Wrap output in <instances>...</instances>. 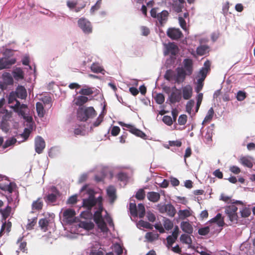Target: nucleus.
<instances>
[{
	"label": "nucleus",
	"mask_w": 255,
	"mask_h": 255,
	"mask_svg": "<svg viewBox=\"0 0 255 255\" xmlns=\"http://www.w3.org/2000/svg\"><path fill=\"white\" fill-rule=\"evenodd\" d=\"M129 210L130 214L133 217H137L138 216L137 209L136 205L134 203H130L129 204Z\"/></svg>",
	"instance_id": "nucleus-40"
},
{
	"label": "nucleus",
	"mask_w": 255,
	"mask_h": 255,
	"mask_svg": "<svg viewBox=\"0 0 255 255\" xmlns=\"http://www.w3.org/2000/svg\"><path fill=\"white\" fill-rule=\"evenodd\" d=\"M45 143L44 139L41 137H37L35 140V151L38 154L42 153L43 150L45 148Z\"/></svg>",
	"instance_id": "nucleus-13"
},
{
	"label": "nucleus",
	"mask_w": 255,
	"mask_h": 255,
	"mask_svg": "<svg viewBox=\"0 0 255 255\" xmlns=\"http://www.w3.org/2000/svg\"><path fill=\"white\" fill-rule=\"evenodd\" d=\"M159 211L161 213H167L170 217H174L175 210L174 206L170 204L159 205L158 206Z\"/></svg>",
	"instance_id": "nucleus-7"
},
{
	"label": "nucleus",
	"mask_w": 255,
	"mask_h": 255,
	"mask_svg": "<svg viewBox=\"0 0 255 255\" xmlns=\"http://www.w3.org/2000/svg\"><path fill=\"white\" fill-rule=\"evenodd\" d=\"M241 214L243 218L248 217L251 214V210L248 208L245 207L241 211Z\"/></svg>",
	"instance_id": "nucleus-57"
},
{
	"label": "nucleus",
	"mask_w": 255,
	"mask_h": 255,
	"mask_svg": "<svg viewBox=\"0 0 255 255\" xmlns=\"http://www.w3.org/2000/svg\"><path fill=\"white\" fill-rule=\"evenodd\" d=\"M118 180L121 181H127L128 179V175L124 172H120L118 174Z\"/></svg>",
	"instance_id": "nucleus-62"
},
{
	"label": "nucleus",
	"mask_w": 255,
	"mask_h": 255,
	"mask_svg": "<svg viewBox=\"0 0 255 255\" xmlns=\"http://www.w3.org/2000/svg\"><path fill=\"white\" fill-rule=\"evenodd\" d=\"M91 70L92 72L96 73H102L104 71L103 68L101 67L99 64L94 63L91 66Z\"/></svg>",
	"instance_id": "nucleus-38"
},
{
	"label": "nucleus",
	"mask_w": 255,
	"mask_h": 255,
	"mask_svg": "<svg viewBox=\"0 0 255 255\" xmlns=\"http://www.w3.org/2000/svg\"><path fill=\"white\" fill-rule=\"evenodd\" d=\"M13 76L14 78H19L20 79H23L24 77L23 72L20 68H17L15 71L13 72Z\"/></svg>",
	"instance_id": "nucleus-52"
},
{
	"label": "nucleus",
	"mask_w": 255,
	"mask_h": 255,
	"mask_svg": "<svg viewBox=\"0 0 255 255\" xmlns=\"http://www.w3.org/2000/svg\"><path fill=\"white\" fill-rule=\"evenodd\" d=\"M192 210L190 208L185 210H180L178 212V218L183 220L192 215Z\"/></svg>",
	"instance_id": "nucleus-20"
},
{
	"label": "nucleus",
	"mask_w": 255,
	"mask_h": 255,
	"mask_svg": "<svg viewBox=\"0 0 255 255\" xmlns=\"http://www.w3.org/2000/svg\"><path fill=\"white\" fill-rule=\"evenodd\" d=\"M104 115L103 114H100V115L98 116L97 119H96V121L94 122L92 126L93 127H98L101 123L104 120Z\"/></svg>",
	"instance_id": "nucleus-51"
},
{
	"label": "nucleus",
	"mask_w": 255,
	"mask_h": 255,
	"mask_svg": "<svg viewBox=\"0 0 255 255\" xmlns=\"http://www.w3.org/2000/svg\"><path fill=\"white\" fill-rule=\"evenodd\" d=\"M168 12L166 10H163L158 12L157 15L154 17L156 23H158L161 26H163L168 20Z\"/></svg>",
	"instance_id": "nucleus-9"
},
{
	"label": "nucleus",
	"mask_w": 255,
	"mask_h": 255,
	"mask_svg": "<svg viewBox=\"0 0 255 255\" xmlns=\"http://www.w3.org/2000/svg\"><path fill=\"white\" fill-rule=\"evenodd\" d=\"M183 98L185 100L189 99L192 95V88L189 85L182 88Z\"/></svg>",
	"instance_id": "nucleus-18"
},
{
	"label": "nucleus",
	"mask_w": 255,
	"mask_h": 255,
	"mask_svg": "<svg viewBox=\"0 0 255 255\" xmlns=\"http://www.w3.org/2000/svg\"><path fill=\"white\" fill-rule=\"evenodd\" d=\"M187 116L185 114L181 115L178 119V124L180 126H184L187 121Z\"/></svg>",
	"instance_id": "nucleus-44"
},
{
	"label": "nucleus",
	"mask_w": 255,
	"mask_h": 255,
	"mask_svg": "<svg viewBox=\"0 0 255 255\" xmlns=\"http://www.w3.org/2000/svg\"><path fill=\"white\" fill-rule=\"evenodd\" d=\"M93 89V88L88 87L83 88L80 90L79 93L83 96H90L94 93Z\"/></svg>",
	"instance_id": "nucleus-32"
},
{
	"label": "nucleus",
	"mask_w": 255,
	"mask_h": 255,
	"mask_svg": "<svg viewBox=\"0 0 255 255\" xmlns=\"http://www.w3.org/2000/svg\"><path fill=\"white\" fill-rule=\"evenodd\" d=\"M96 115L97 112L93 107L82 106L77 110V119L81 122H86L89 119H93Z\"/></svg>",
	"instance_id": "nucleus-1"
},
{
	"label": "nucleus",
	"mask_w": 255,
	"mask_h": 255,
	"mask_svg": "<svg viewBox=\"0 0 255 255\" xmlns=\"http://www.w3.org/2000/svg\"><path fill=\"white\" fill-rule=\"evenodd\" d=\"M163 90L168 95L169 102L171 103H175V86L172 88L168 86H164L163 88Z\"/></svg>",
	"instance_id": "nucleus-11"
},
{
	"label": "nucleus",
	"mask_w": 255,
	"mask_h": 255,
	"mask_svg": "<svg viewBox=\"0 0 255 255\" xmlns=\"http://www.w3.org/2000/svg\"><path fill=\"white\" fill-rule=\"evenodd\" d=\"M208 73V72L201 68L198 74V77H199V79L205 80Z\"/></svg>",
	"instance_id": "nucleus-60"
},
{
	"label": "nucleus",
	"mask_w": 255,
	"mask_h": 255,
	"mask_svg": "<svg viewBox=\"0 0 255 255\" xmlns=\"http://www.w3.org/2000/svg\"><path fill=\"white\" fill-rule=\"evenodd\" d=\"M16 142V139L15 138H10L5 141L4 144L2 146L3 149L14 144Z\"/></svg>",
	"instance_id": "nucleus-46"
},
{
	"label": "nucleus",
	"mask_w": 255,
	"mask_h": 255,
	"mask_svg": "<svg viewBox=\"0 0 255 255\" xmlns=\"http://www.w3.org/2000/svg\"><path fill=\"white\" fill-rule=\"evenodd\" d=\"M79 27L82 29L85 33H90L92 31V27L91 23L85 18H81L78 21Z\"/></svg>",
	"instance_id": "nucleus-6"
},
{
	"label": "nucleus",
	"mask_w": 255,
	"mask_h": 255,
	"mask_svg": "<svg viewBox=\"0 0 255 255\" xmlns=\"http://www.w3.org/2000/svg\"><path fill=\"white\" fill-rule=\"evenodd\" d=\"M11 226L12 224L10 221H8V222L6 223V220H4V222L3 223L1 228L0 235L1 236L2 233L5 229H6V231L7 233H9L10 231Z\"/></svg>",
	"instance_id": "nucleus-35"
},
{
	"label": "nucleus",
	"mask_w": 255,
	"mask_h": 255,
	"mask_svg": "<svg viewBox=\"0 0 255 255\" xmlns=\"http://www.w3.org/2000/svg\"><path fill=\"white\" fill-rule=\"evenodd\" d=\"M236 98L238 101H242L246 98V93L245 92L239 91L237 93Z\"/></svg>",
	"instance_id": "nucleus-59"
},
{
	"label": "nucleus",
	"mask_w": 255,
	"mask_h": 255,
	"mask_svg": "<svg viewBox=\"0 0 255 255\" xmlns=\"http://www.w3.org/2000/svg\"><path fill=\"white\" fill-rule=\"evenodd\" d=\"M145 192L143 189H139L135 195V198L139 200H143L145 198Z\"/></svg>",
	"instance_id": "nucleus-48"
},
{
	"label": "nucleus",
	"mask_w": 255,
	"mask_h": 255,
	"mask_svg": "<svg viewBox=\"0 0 255 255\" xmlns=\"http://www.w3.org/2000/svg\"><path fill=\"white\" fill-rule=\"evenodd\" d=\"M43 206V202L41 198H38L35 201H34L31 205V208L33 210L40 211L42 209Z\"/></svg>",
	"instance_id": "nucleus-24"
},
{
	"label": "nucleus",
	"mask_w": 255,
	"mask_h": 255,
	"mask_svg": "<svg viewBox=\"0 0 255 255\" xmlns=\"http://www.w3.org/2000/svg\"><path fill=\"white\" fill-rule=\"evenodd\" d=\"M118 123L120 126L127 128L129 132L136 136L139 137L143 139H147L146 134L141 130L136 128L134 126L130 124H125L123 122H119Z\"/></svg>",
	"instance_id": "nucleus-4"
},
{
	"label": "nucleus",
	"mask_w": 255,
	"mask_h": 255,
	"mask_svg": "<svg viewBox=\"0 0 255 255\" xmlns=\"http://www.w3.org/2000/svg\"><path fill=\"white\" fill-rule=\"evenodd\" d=\"M158 234L156 233H153L152 232H148L146 234L145 237L146 239L152 242L156 239H157L158 238Z\"/></svg>",
	"instance_id": "nucleus-45"
},
{
	"label": "nucleus",
	"mask_w": 255,
	"mask_h": 255,
	"mask_svg": "<svg viewBox=\"0 0 255 255\" xmlns=\"http://www.w3.org/2000/svg\"><path fill=\"white\" fill-rule=\"evenodd\" d=\"M101 3H102V0H97L96 4L92 6V7L90 9L91 12L93 13L95 11L98 10L101 7Z\"/></svg>",
	"instance_id": "nucleus-58"
},
{
	"label": "nucleus",
	"mask_w": 255,
	"mask_h": 255,
	"mask_svg": "<svg viewBox=\"0 0 255 255\" xmlns=\"http://www.w3.org/2000/svg\"><path fill=\"white\" fill-rule=\"evenodd\" d=\"M11 210V207L7 205L4 209H1L0 210V213L2 216V220H6V219L10 216Z\"/></svg>",
	"instance_id": "nucleus-28"
},
{
	"label": "nucleus",
	"mask_w": 255,
	"mask_h": 255,
	"mask_svg": "<svg viewBox=\"0 0 255 255\" xmlns=\"http://www.w3.org/2000/svg\"><path fill=\"white\" fill-rule=\"evenodd\" d=\"M138 212L139 218H143L145 213V208L143 204L140 203L138 205L137 213Z\"/></svg>",
	"instance_id": "nucleus-43"
},
{
	"label": "nucleus",
	"mask_w": 255,
	"mask_h": 255,
	"mask_svg": "<svg viewBox=\"0 0 255 255\" xmlns=\"http://www.w3.org/2000/svg\"><path fill=\"white\" fill-rule=\"evenodd\" d=\"M210 232V228L208 226L204 228H200L198 230V233L200 235L206 236Z\"/></svg>",
	"instance_id": "nucleus-53"
},
{
	"label": "nucleus",
	"mask_w": 255,
	"mask_h": 255,
	"mask_svg": "<svg viewBox=\"0 0 255 255\" xmlns=\"http://www.w3.org/2000/svg\"><path fill=\"white\" fill-rule=\"evenodd\" d=\"M37 222V218H34L31 220H28V223L27 224L26 228L28 230H31L35 225Z\"/></svg>",
	"instance_id": "nucleus-55"
},
{
	"label": "nucleus",
	"mask_w": 255,
	"mask_h": 255,
	"mask_svg": "<svg viewBox=\"0 0 255 255\" xmlns=\"http://www.w3.org/2000/svg\"><path fill=\"white\" fill-rule=\"evenodd\" d=\"M173 223L168 219H165L164 223V227L166 230H169L173 228Z\"/></svg>",
	"instance_id": "nucleus-61"
},
{
	"label": "nucleus",
	"mask_w": 255,
	"mask_h": 255,
	"mask_svg": "<svg viewBox=\"0 0 255 255\" xmlns=\"http://www.w3.org/2000/svg\"><path fill=\"white\" fill-rule=\"evenodd\" d=\"M14 93L17 98L21 99H25L27 96L26 90L24 87L22 86H18Z\"/></svg>",
	"instance_id": "nucleus-15"
},
{
	"label": "nucleus",
	"mask_w": 255,
	"mask_h": 255,
	"mask_svg": "<svg viewBox=\"0 0 255 255\" xmlns=\"http://www.w3.org/2000/svg\"><path fill=\"white\" fill-rule=\"evenodd\" d=\"M240 162L243 165L249 168H252L253 164L252 161L247 157L243 156L240 159Z\"/></svg>",
	"instance_id": "nucleus-33"
},
{
	"label": "nucleus",
	"mask_w": 255,
	"mask_h": 255,
	"mask_svg": "<svg viewBox=\"0 0 255 255\" xmlns=\"http://www.w3.org/2000/svg\"><path fill=\"white\" fill-rule=\"evenodd\" d=\"M180 240L183 243L186 244L190 245L192 244V240L188 235H182L180 237Z\"/></svg>",
	"instance_id": "nucleus-42"
},
{
	"label": "nucleus",
	"mask_w": 255,
	"mask_h": 255,
	"mask_svg": "<svg viewBox=\"0 0 255 255\" xmlns=\"http://www.w3.org/2000/svg\"><path fill=\"white\" fill-rule=\"evenodd\" d=\"M204 80L199 79H198L197 86L195 88V91L197 93H199V92L202 90L204 85Z\"/></svg>",
	"instance_id": "nucleus-56"
},
{
	"label": "nucleus",
	"mask_w": 255,
	"mask_h": 255,
	"mask_svg": "<svg viewBox=\"0 0 255 255\" xmlns=\"http://www.w3.org/2000/svg\"><path fill=\"white\" fill-rule=\"evenodd\" d=\"M89 101L88 97L83 95L79 96L75 99V104L79 107H82Z\"/></svg>",
	"instance_id": "nucleus-27"
},
{
	"label": "nucleus",
	"mask_w": 255,
	"mask_h": 255,
	"mask_svg": "<svg viewBox=\"0 0 255 255\" xmlns=\"http://www.w3.org/2000/svg\"><path fill=\"white\" fill-rule=\"evenodd\" d=\"M107 193L111 203H113L117 198L116 189L113 186H109L107 189Z\"/></svg>",
	"instance_id": "nucleus-22"
},
{
	"label": "nucleus",
	"mask_w": 255,
	"mask_h": 255,
	"mask_svg": "<svg viewBox=\"0 0 255 255\" xmlns=\"http://www.w3.org/2000/svg\"><path fill=\"white\" fill-rule=\"evenodd\" d=\"M103 210V207H98L97 210L95 211L94 214L93 219L98 228L102 232H107L108 231V228L102 215Z\"/></svg>",
	"instance_id": "nucleus-3"
},
{
	"label": "nucleus",
	"mask_w": 255,
	"mask_h": 255,
	"mask_svg": "<svg viewBox=\"0 0 255 255\" xmlns=\"http://www.w3.org/2000/svg\"><path fill=\"white\" fill-rule=\"evenodd\" d=\"M38 224L41 229L44 232L48 230L49 221L46 218L41 219L38 222Z\"/></svg>",
	"instance_id": "nucleus-30"
},
{
	"label": "nucleus",
	"mask_w": 255,
	"mask_h": 255,
	"mask_svg": "<svg viewBox=\"0 0 255 255\" xmlns=\"http://www.w3.org/2000/svg\"><path fill=\"white\" fill-rule=\"evenodd\" d=\"M163 45L164 55L170 56L166 61V66L169 67L174 64L175 61V43L169 42L167 43H164Z\"/></svg>",
	"instance_id": "nucleus-2"
},
{
	"label": "nucleus",
	"mask_w": 255,
	"mask_h": 255,
	"mask_svg": "<svg viewBox=\"0 0 255 255\" xmlns=\"http://www.w3.org/2000/svg\"><path fill=\"white\" fill-rule=\"evenodd\" d=\"M210 47L207 45H200L196 49V53L198 56H203L208 53Z\"/></svg>",
	"instance_id": "nucleus-23"
},
{
	"label": "nucleus",
	"mask_w": 255,
	"mask_h": 255,
	"mask_svg": "<svg viewBox=\"0 0 255 255\" xmlns=\"http://www.w3.org/2000/svg\"><path fill=\"white\" fill-rule=\"evenodd\" d=\"M11 108L13 110L14 112L17 113L18 115L21 116L23 119H26L27 121L31 120V117H26L24 109L27 108L26 105L22 104H21L19 101H16V103L13 106H11Z\"/></svg>",
	"instance_id": "nucleus-5"
},
{
	"label": "nucleus",
	"mask_w": 255,
	"mask_h": 255,
	"mask_svg": "<svg viewBox=\"0 0 255 255\" xmlns=\"http://www.w3.org/2000/svg\"><path fill=\"white\" fill-rule=\"evenodd\" d=\"M57 198V196L56 194L51 193L45 197V200L46 202L54 203L56 201Z\"/></svg>",
	"instance_id": "nucleus-41"
},
{
	"label": "nucleus",
	"mask_w": 255,
	"mask_h": 255,
	"mask_svg": "<svg viewBox=\"0 0 255 255\" xmlns=\"http://www.w3.org/2000/svg\"><path fill=\"white\" fill-rule=\"evenodd\" d=\"M36 109L39 117H43L44 115V110L43 104L40 102L36 104Z\"/></svg>",
	"instance_id": "nucleus-36"
},
{
	"label": "nucleus",
	"mask_w": 255,
	"mask_h": 255,
	"mask_svg": "<svg viewBox=\"0 0 255 255\" xmlns=\"http://www.w3.org/2000/svg\"><path fill=\"white\" fill-rule=\"evenodd\" d=\"M187 74L184 72L182 68L178 67L176 68V83L180 84L185 80Z\"/></svg>",
	"instance_id": "nucleus-14"
},
{
	"label": "nucleus",
	"mask_w": 255,
	"mask_h": 255,
	"mask_svg": "<svg viewBox=\"0 0 255 255\" xmlns=\"http://www.w3.org/2000/svg\"><path fill=\"white\" fill-rule=\"evenodd\" d=\"M162 121L168 126H170L172 124V118L168 116H164L163 117Z\"/></svg>",
	"instance_id": "nucleus-63"
},
{
	"label": "nucleus",
	"mask_w": 255,
	"mask_h": 255,
	"mask_svg": "<svg viewBox=\"0 0 255 255\" xmlns=\"http://www.w3.org/2000/svg\"><path fill=\"white\" fill-rule=\"evenodd\" d=\"M166 33L168 37L172 40H175V27L169 28Z\"/></svg>",
	"instance_id": "nucleus-47"
},
{
	"label": "nucleus",
	"mask_w": 255,
	"mask_h": 255,
	"mask_svg": "<svg viewBox=\"0 0 255 255\" xmlns=\"http://www.w3.org/2000/svg\"><path fill=\"white\" fill-rule=\"evenodd\" d=\"M75 215V212L74 210L71 209H68L65 210L63 213V217L68 220L72 218Z\"/></svg>",
	"instance_id": "nucleus-31"
},
{
	"label": "nucleus",
	"mask_w": 255,
	"mask_h": 255,
	"mask_svg": "<svg viewBox=\"0 0 255 255\" xmlns=\"http://www.w3.org/2000/svg\"><path fill=\"white\" fill-rule=\"evenodd\" d=\"M209 222L210 223H216L219 227H223L225 225L224 218L221 213H218L217 215L211 219Z\"/></svg>",
	"instance_id": "nucleus-19"
},
{
	"label": "nucleus",
	"mask_w": 255,
	"mask_h": 255,
	"mask_svg": "<svg viewBox=\"0 0 255 255\" xmlns=\"http://www.w3.org/2000/svg\"><path fill=\"white\" fill-rule=\"evenodd\" d=\"M16 62L15 58H0V70L3 69L10 68Z\"/></svg>",
	"instance_id": "nucleus-10"
},
{
	"label": "nucleus",
	"mask_w": 255,
	"mask_h": 255,
	"mask_svg": "<svg viewBox=\"0 0 255 255\" xmlns=\"http://www.w3.org/2000/svg\"><path fill=\"white\" fill-rule=\"evenodd\" d=\"M186 18L189 20V14L188 12L184 13L183 16H178L179 24L181 27L185 31H187L188 29L187 23L185 20Z\"/></svg>",
	"instance_id": "nucleus-17"
},
{
	"label": "nucleus",
	"mask_w": 255,
	"mask_h": 255,
	"mask_svg": "<svg viewBox=\"0 0 255 255\" xmlns=\"http://www.w3.org/2000/svg\"><path fill=\"white\" fill-rule=\"evenodd\" d=\"M155 102L159 105L163 104L164 102V96L162 94L159 93L156 94L154 98Z\"/></svg>",
	"instance_id": "nucleus-49"
},
{
	"label": "nucleus",
	"mask_w": 255,
	"mask_h": 255,
	"mask_svg": "<svg viewBox=\"0 0 255 255\" xmlns=\"http://www.w3.org/2000/svg\"><path fill=\"white\" fill-rule=\"evenodd\" d=\"M194 105V101L193 100L189 101L186 105V111L189 115L191 114L192 110Z\"/></svg>",
	"instance_id": "nucleus-50"
},
{
	"label": "nucleus",
	"mask_w": 255,
	"mask_h": 255,
	"mask_svg": "<svg viewBox=\"0 0 255 255\" xmlns=\"http://www.w3.org/2000/svg\"><path fill=\"white\" fill-rule=\"evenodd\" d=\"M182 230L188 234H191L193 231V228L191 224L188 222L183 221L180 225Z\"/></svg>",
	"instance_id": "nucleus-21"
},
{
	"label": "nucleus",
	"mask_w": 255,
	"mask_h": 255,
	"mask_svg": "<svg viewBox=\"0 0 255 255\" xmlns=\"http://www.w3.org/2000/svg\"><path fill=\"white\" fill-rule=\"evenodd\" d=\"M238 210V208L235 205H231L227 206L225 208V213L228 215L234 213H236Z\"/></svg>",
	"instance_id": "nucleus-37"
},
{
	"label": "nucleus",
	"mask_w": 255,
	"mask_h": 255,
	"mask_svg": "<svg viewBox=\"0 0 255 255\" xmlns=\"http://www.w3.org/2000/svg\"><path fill=\"white\" fill-rule=\"evenodd\" d=\"M147 198L150 201L155 203L159 200L160 195L159 193L156 192H149L147 194Z\"/></svg>",
	"instance_id": "nucleus-25"
},
{
	"label": "nucleus",
	"mask_w": 255,
	"mask_h": 255,
	"mask_svg": "<svg viewBox=\"0 0 255 255\" xmlns=\"http://www.w3.org/2000/svg\"><path fill=\"white\" fill-rule=\"evenodd\" d=\"M77 5L78 2L76 0H68L67 1V5L70 9L74 8Z\"/></svg>",
	"instance_id": "nucleus-64"
},
{
	"label": "nucleus",
	"mask_w": 255,
	"mask_h": 255,
	"mask_svg": "<svg viewBox=\"0 0 255 255\" xmlns=\"http://www.w3.org/2000/svg\"><path fill=\"white\" fill-rule=\"evenodd\" d=\"M95 205V197L93 195H90L88 198L83 200V207L88 210H91Z\"/></svg>",
	"instance_id": "nucleus-12"
},
{
	"label": "nucleus",
	"mask_w": 255,
	"mask_h": 255,
	"mask_svg": "<svg viewBox=\"0 0 255 255\" xmlns=\"http://www.w3.org/2000/svg\"><path fill=\"white\" fill-rule=\"evenodd\" d=\"M17 244H19V250L24 253L27 251V243L25 241H22V238H20L17 241Z\"/></svg>",
	"instance_id": "nucleus-34"
},
{
	"label": "nucleus",
	"mask_w": 255,
	"mask_h": 255,
	"mask_svg": "<svg viewBox=\"0 0 255 255\" xmlns=\"http://www.w3.org/2000/svg\"><path fill=\"white\" fill-rule=\"evenodd\" d=\"M164 78L169 81L175 80V72L172 70H167L164 76Z\"/></svg>",
	"instance_id": "nucleus-29"
},
{
	"label": "nucleus",
	"mask_w": 255,
	"mask_h": 255,
	"mask_svg": "<svg viewBox=\"0 0 255 255\" xmlns=\"http://www.w3.org/2000/svg\"><path fill=\"white\" fill-rule=\"evenodd\" d=\"M138 225L141 227L145 228L146 229H152V225L151 224H150L149 222L144 221L143 220L139 221L138 222Z\"/></svg>",
	"instance_id": "nucleus-54"
},
{
	"label": "nucleus",
	"mask_w": 255,
	"mask_h": 255,
	"mask_svg": "<svg viewBox=\"0 0 255 255\" xmlns=\"http://www.w3.org/2000/svg\"><path fill=\"white\" fill-rule=\"evenodd\" d=\"M183 64V66L180 67V68H182L184 72L187 74L188 76H190L193 71V63L192 60L189 58H186L184 59Z\"/></svg>",
	"instance_id": "nucleus-8"
},
{
	"label": "nucleus",
	"mask_w": 255,
	"mask_h": 255,
	"mask_svg": "<svg viewBox=\"0 0 255 255\" xmlns=\"http://www.w3.org/2000/svg\"><path fill=\"white\" fill-rule=\"evenodd\" d=\"M80 226L81 227L87 230H91L94 227V224L91 222H81Z\"/></svg>",
	"instance_id": "nucleus-39"
},
{
	"label": "nucleus",
	"mask_w": 255,
	"mask_h": 255,
	"mask_svg": "<svg viewBox=\"0 0 255 255\" xmlns=\"http://www.w3.org/2000/svg\"><path fill=\"white\" fill-rule=\"evenodd\" d=\"M167 247L169 249L171 248V250L175 253V247H172V246L175 242V228L173 230L172 236H169L167 237Z\"/></svg>",
	"instance_id": "nucleus-16"
},
{
	"label": "nucleus",
	"mask_w": 255,
	"mask_h": 255,
	"mask_svg": "<svg viewBox=\"0 0 255 255\" xmlns=\"http://www.w3.org/2000/svg\"><path fill=\"white\" fill-rule=\"evenodd\" d=\"M214 114L215 113L213 108H211L208 110L206 117L202 122V125H205L206 124L210 122L214 117Z\"/></svg>",
	"instance_id": "nucleus-26"
}]
</instances>
